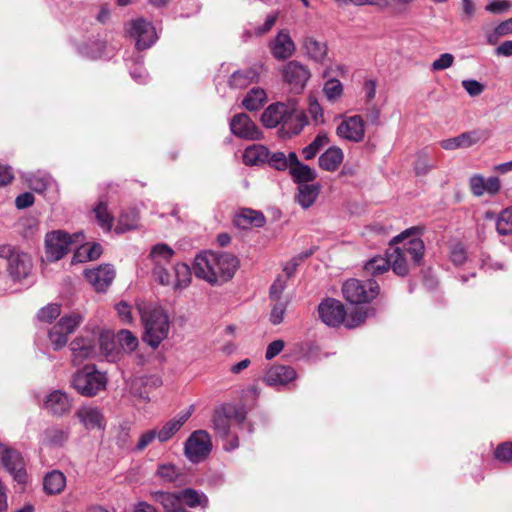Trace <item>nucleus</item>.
<instances>
[{
  "label": "nucleus",
  "instance_id": "18",
  "mask_svg": "<svg viewBox=\"0 0 512 512\" xmlns=\"http://www.w3.org/2000/svg\"><path fill=\"white\" fill-rule=\"evenodd\" d=\"M84 275L96 291L104 292L111 285L115 277V271L110 265H100L85 270Z\"/></svg>",
  "mask_w": 512,
  "mask_h": 512
},
{
  "label": "nucleus",
  "instance_id": "57",
  "mask_svg": "<svg viewBox=\"0 0 512 512\" xmlns=\"http://www.w3.org/2000/svg\"><path fill=\"white\" fill-rule=\"evenodd\" d=\"M462 87L471 97L479 96L485 90V86L474 79L463 80Z\"/></svg>",
  "mask_w": 512,
  "mask_h": 512
},
{
  "label": "nucleus",
  "instance_id": "32",
  "mask_svg": "<svg viewBox=\"0 0 512 512\" xmlns=\"http://www.w3.org/2000/svg\"><path fill=\"white\" fill-rule=\"evenodd\" d=\"M460 145L463 148H469L480 142H485L490 137V131L488 129L477 128L470 131L463 132L458 135Z\"/></svg>",
  "mask_w": 512,
  "mask_h": 512
},
{
  "label": "nucleus",
  "instance_id": "43",
  "mask_svg": "<svg viewBox=\"0 0 512 512\" xmlns=\"http://www.w3.org/2000/svg\"><path fill=\"white\" fill-rule=\"evenodd\" d=\"M106 44L102 40H92L80 47V53L88 58L97 59L104 55Z\"/></svg>",
  "mask_w": 512,
  "mask_h": 512
},
{
  "label": "nucleus",
  "instance_id": "39",
  "mask_svg": "<svg viewBox=\"0 0 512 512\" xmlns=\"http://www.w3.org/2000/svg\"><path fill=\"white\" fill-rule=\"evenodd\" d=\"M173 255V249L165 243L154 245L150 251V257L155 265L169 263Z\"/></svg>",
  "mask_w": 512,
  "mask_h": 512
},
{
  "label": "nucleus",
  "instance_id": "51",
  "mask_svg": "<svg viewBox=\"0 0 512 512\" xmlns=\"http://www.w3.org/2000/svg\"><path fill=\"white\" fill-rule=\"evenodd\" d=\"M323 92L329 101H335L343 92V86L337 79L328 80L323 88Z\"/></svg>",
  "mask_w": 512,
  "mask_h": 512
},
{
  "label": "nucleus",
  "instance_id": "10",
  "mask_svg": "<svg viewBox=\"0 0 512 512\" xmlns=\"http://www.w3.org/2000/svg\"><path fill=\"white\" fill-rule=\"evenodd\" d=\"M379 291L378 283L372 279L365 282L349 279L342 286L343 296L351 304L370 302L379 294Z\"/></svg>",
  "mask_w": 512,
  "mask_h": 512
},
{
  "label": "nucleus",
  "instance_id": "60",
  "mask_svg": "<svg viewBox=\"0 0 512 512\" xmlns=\"http://www.w3.org/2000/svg\"><path fill=\"white\" fill-rule=\"evenodd\" d=\"M512 3L509 0H493L486 5V10L493 14H502L510 10Z\"/></svg>",
  "mask_w": 512,
  "mask_h": 512
},
{
  "label": "nucleus",
  "instance_id": "27",
  "mask_svg": "<svg viewBox=\"0 0 512 512\" xmlns=\"http://www.w3.org/2000/svg\"><path fill=\"white\" fill-rule=\"evenodd\" d=\"M344 154L341 148L332 146L322 153L318 159L320 168L325 171H335L342 163Z\"/></svg>",
  "mask_w": 512,
  "mask_h": 512
},
{
  "label": "nucleus",
  "instance_id": "54",
  "mask_svg": "<svg viewBox=\"0 0 512 512\" xmlns=\"http://www.w3.org/2000/svg\"><path fill=\"white\" fill-rule=\"evenodd\" d=\"M266 164H268L270 167L283 171L287 169V161H286V155L283 152L277 151L271 153L269 151L268 160L266 161Z\"/></svg>",
  "mask_w": 512,
  "mask_h": 512
},
{
  "label": "nucleus",
  "instance_id": "8",
  "mask_svg": "<svg viewBox=\"0 0 512 512\" xmlns=\"http://www.w3.org/2000/svg\"><path fill=\"white\" fill-rule=\"evenodd\" d=\"M83 240L81 232L73 235L62 230L48 232L45 236L46 257L49 261H58L70 251L72 244Z\"/></svg>",
  "mask_w": 512,
  "mask_h": 512
},
{
  "label": "nucleus",
  "instance_id": "38",
  "mask_svg": "<svg viewBox=\"0 0 512 512\" xmlns=\"http://www.w3.org/2000/svg\"><path fill=\"white\" fill-rule=\"evenodd\" d=\"M68 436L69 432L67 429L52 426L44 431L43 442L52 446H61L67 441Z\"/></svg>",
  "mask_w": 512,
  "mask_h": 512
},
{
  "label": "nucleus",
  "instance_id": "22",
  "mask_svg": "<svg viewBox=\"0 0 512 512\" xmlns=\"http://www.w3.org/2000/svg\"><path fill=\"white\" fill-rule=\"evenodd\" d=\"M294 368L285 365H273L265 374L264 382L269 386H284L296 379Z\"/></svg>",
  "mask_w": 512,
  "mask_h": 512
},
{
  "label": "nucleus",
  "instance_id": "64",
  "mask_svg": "<svg viewBox=\"0 0 512 512\" xmlns=\"http://www.w3.org/2000/svg\"><path fill=\"white\" fill-rule=\"evenodd\" d=\"M450 258L456 265H461L466 260V251L461 243L454 244L451 248Z\"/></svg>",
  "mask_w": 512,
  "mask_h": 512
},
{
  "label": "nucleus",
  "instance_id": "62",
  "mask_svg": "<svg viewBox=\"0 0 512 512\" xmlns=\"http://www.w3.org/2000/svg\"><path fill=\"white\" fill-rule=\"evenodd\" d=\"M115 309L118 313L119 318L123 323L130 324L132 323L133 317L131 312V306L125 302L120 301L115 305Z\"/></svg>",
  "mask_w": 512,
  "mask_h": 512
},
{
  "label": "nucleus",
  "instance_id": "16",
  "mask_svg": "<svg viewBox=\"0 0 512 512\" xmlns=\"http://www.w3.org/2000/svg\"><path fill=\"white\" fill-rule=\"evenodd\" d=\"M336 134L341 139L359 143L365 136V123L360 115L344 117L336 128Z\"/></svg>",
  "mask_w": 512,
  "mask_h": 512
},
{
  "label": "nucleus",
  "instance_id": "55",
  "mask_svg": "<svg viewBox=\"0 0 512 512\" xmlns=\"http://www.w3.org/2000/svg\"><path fill=\"white\" fill-rule=\"evenodd\" d=\"M286 307H287V302L280 301V300H277L276 303L273 305V307L271 309V314H270V321L274 325H278L283 321Z\"/></svg>",
  "mask_w": 512,
  "mask_h": 512
},
{
  "label": "nucleus",
  "instance_id": "58",
  "mask_svg": "<svg viewBox=\"0 0 512 512\" xmlns=\"http://www.w3.org/2000/svg\"><path fill=\"white\" fill-rule=\"evenodd\" d=\"M158 428H153L151 430L145 431L139 437V441L137 443V450L142 451L147 446H149L154 440H158Z\"/></svg>",
  "mask_w": 512,
  "mask_h": 512
},
{
  "label": "nucleus",
  "instance_id": "31",
  "mask_svg": "<svg viewBox=\"0 0 512 512\" xmlns=\"http://www.w3.org/2000/svg\"><path fill=\"white\" fill-rule=\"evenodd\" d=\"M258 78V73L253 68H248L244 70H237L232 73L229 78V86L235 89H242L247 87L252 82L256 81Z\"/></svg>",
  "mask_w": 512,
  "mask_h": 512
},
{
  "label": "nucleus",
  "instance_id": "45",
  "mask_svg": "<svg viewBox=\"0 0 512 512\" xmlns=\"http://www.w3.org/2000/svg\"><path fill=\"white\" fill-rule=\"evenodd\" d=\"M94 213L99 226L105 231H110L113 224V216L108 211L107 204L100 202L94 208Z\"/></svg>",
  "mask_w": 512,
  "mask_h": 512
},
{
  "label": "nucleus",
  "instance_id": "15",
  "mask_svg": "<svg viewBox=\"0 0 512 512\" xmlns=\"http://www.w3.org/2000/svg\"><path fill=\"white\" fill-rule=\"evenodd\" d=\"M269 51L272 57L278 61L291 58L296 51V44L288 29H281L269 41Z\"/></svg>",
  "mask_w": 512,
  "mask_h": 512
},
{
  "label": "nucleus",
  "instance_id": "14",
  "mask_svg": "<svg viewBox=\"0 0 512 512\" xmlns=\"http://www.w3.org/2000/svg\"><path fill=\"white\" fill-rule=\"evenodd\" d=\"M0 462L19 484H25L27 473L21 454L0 443Z\"/></svg>",
  "mask_w": 512,
  "mask_h": 512
},
{
  "label": "nucleus",
  "instance_id": "5",
  "mask_svg": "<svg viewBox=\"0 0 512 512\" xmlns=\"http://www.w3.org/2000/svg\"><path fill=\"white\" fill-rule=\"evenodd\" d=\"M139 311L144 324L143 341L155 349L168 336V316L159 308H139Z\"/></svg>",
  "mask_w": 512,
  "mask_h": 512
},
{
  "label": "nucleus",
  "instance_id": "21",
  "mask_svg": "<svg viewBox=\"0 0 512 512\" xmlns=\"http://www.w3.org/2000/svg\"><path fill=\"white\" fill-rule=\"evenodd\" d=\"M301 47L304 55L316 63H324L328 57L327 44L315 37L306 35L301 39Z\"/></svg>",
  "mask_w": 512,
  "mask_h": 512
},
{
  "label": "nucleus",
  "instance_id": "52",
  "mask_svg": "<svg viewBox=\"0 0 512 512\" xmlns=\"http://www.w3.org/2000/svg\"><path fill=\"white\" fill-rule=\"evenodd\" d=\"M49 340L53 348L59 350L67 344L68 335L56 324L49 332Z\"/></svg>",
  "mask_w": 512,
  "mask_h": 512
},
{
  "label": "nucleus",
  "instance_id": "28",
  "mask_svg": "<svg viewBox=\"0 0 512 512\" xmlns=\"http://www.w3.org/2000/svg\"><path fill=\"white\" fill-rule=\"evenodd\" d=\"M234 224L242 229L250 226L262 227L265 224L264 215L252 209H242L235 217Z\"/></svg>",
  "mask_w": 512,
  "mask_h": 512
},
{
  "label": "nucleus",
  "instance_id": "9",
  "mask_svg": "<svg viewBox=\"0 0 512 512\" xmlns=\"http://www.w3.org/2000/svg\"><path fill=\"white\" fill-rule=\"evenodd\" d=\"M0 258L7 261V271L14 281L26 278L32 269L30 256L10 244L0 245Z\"/></svg>",
  "mask_w": 512,
  "mask_h": 512
},
{
  "label": "nucleus",
  "instance_id": "61",
  "mask_svg": "<svg viewBox=\"0 0 512 512\" xmlns=\"http://www.w3.org/2000/svg\"><path fill=\"white\" fill-rule=\"evenodd\" d=\"M469 185L473 195L480 197L485 193V178L482 175H474L469 180Z\"/></svg>",
  "mask_w": 512,
  "mask_h": 512
},
{
  "label": "nucleus",
  "instance_id": "48",
  "mask_svg": "<svg viewBox=\"0 0 512 512\" xmlns=\"http://www.w3.org/2000/svg\"><path fill=\"white\" fill-rule=\"evenodd\" d=\"M83 321V317L78 313H72L68 316L62 317L57 325L60 329H62L67 335L73 333L75 329L81 324Z\"/></svg>",
  "mask_w": 512,
  "mask_h": 512
},
{
  "label": "nucleus",
  "instance_id": "36",
  "mask_svg": "<svg viewBox=\"0 0 512 512\" xmlns=\"http://www.w3.org/2000/svg\"><path fill=\"white\" fill-rule=\"evenodd\" d=\"M192 270L186 263H177L174 267L173 288L181 290L191 282Z\"/></svg>",
  "mask_w": 512,
  "mask_h": 512
},
{
  "label": "nucleus",
  "instance_id": "19",
  "mask_svg": "<svg viewBox=\"0 0 512 512\" xmlns=\"http://www.w3.org/2000/svg\"><path fill=\"white\" fill-rule=\"evenodd\" d=\"M43 406L50 414L62 416L70 412L72 401L66 392L54 390L46 396Z\"/></svg>",
  "mask_w": 512,
  "mask_h": 512
},
{
  "label": "nucleus",
  "instance_id": "35",
  "mask_svg": "<svg viewBox=\"0 0 512 512\" xmlns=\"http://www.w3.org/2000/svg\"><path fill=\"white\" fill-rule=\"evenodd\" d=\"M391 267L390 250L388 249L387 257L376 256L366 262L364 270L369 275H379L386 272Z\"/></svg>",
  "mask_w": 512,
  "mask_h": 512
},
{
  "label": "nucleus",
  "instance_id": "2",
  "mask_svg": "<svg viewBox=\"0 0 512 512\" xmlns=\"http://www.w3.org/2000/svg\"><path fill=\"white\" fill-rule=\"evenodd\" d=\"M238 266L239 260L230 253L203 251L196 255L192 270L197 278L218 285L230 280Z\"/></svg>",
  "mask_w": 512,
  "mask_h": 512
},
{
  "label": "nucleus",
  "instance_id": "40",
  "mask_svg": "<svg viewBox=\"0 0 512 512\" xmlns=\"http://www.w3.org/2000/svg\"><path fill=\"white\" fill-rule=\"evenodd\" d=\"M329 143L328 135L324 132H320L314 138V140L302 149L303 157L306 160L313 159L321 149H323Z\"/></svg>",
  "mask_w": 512,
  "mask_h": 512
},
{
  "label": "nucleus",
  "instance_id": "59",
  "mask_svg": "<svg viewBox=\"0 0 512 512\" xmlns=\"http://www.w3.org/2000/svg\"><path fill=\"white\" fill-rule=\"evenodd\" d=\"M495 458L501 462L512 461V443L504 442L498 445L494 452Z\"/></svg>",
  "mask_w": 512,
  "mask_h": 512
},
{
  "label": "nucleus",
  "instance_id": "63",
  "mask_svg": "<svg viewBox=\"0 0 512 512\" xmlns=\"http://www.w3.org/2000/svg\"><path fill=\"white\" fill-rule=\"evenodd\" d=\"M153 274L156 280L161 285H172L173 281L170 273L163 267V265H155L153 268Z\"/></svg>",
  "mask_w": 512,
  "mask_h": 512
},
{
  "label": "nucleus",
  "instance_id": "53",
  "mask_svg": "<svg viewBox=\"0 0 512 512\" xmlns=\"http://www.w3.org/2000/svg\"><path fill=\"white\" fill-rule=\"evenodd\" d=\"M61 313L60 306L57 304H49L46 307H43L38 312V318L40 321H44L47 323L52 322L56 319Z\"/></svg>",
  "mask_w": 512,
  "mask_h": 512
},
{
  "label": "nucleus",
  "instance_id": "49",
  "mask_svg": "<svg viewBox=\"0 0 512 512\" xmlns=\"http://www.w3.org/2000/svg\"><path fill=\"white\" fill-rule=\"evenodd\" d=\"M117 341L120 346L129 352L134 351L138 346V339L129 330H120L117 333Z\"/></svg>",
  "mask_w": 512,
  "mask_h": 512
},
{
  "label": "nucleus",
  "instance_id": "46",
  "mask_svg": "<svg viewBox=\"0 0 512 512\" xmlns=\"http://www.w3.org/2000/svg\"><path fill=\"white\" fill-rule=\"evenodd\" d=\"M496 229L500 235L512 234V207L504 209L497 217Z\"/></svg>",
  "mask_w": 512,
  "mask_h": 512
},
{
  "label": "nucleus",
  "instance_id": "17",
  "mask_svg": "<svg viewBox=\"0 0 512 512\" xmlns=\"http://www.w3.org/2000/svg\"><path fill=\"white\" fill-rule=\"evenodd\" d=\"M231 132L242 139L258 140L262 138V132L250 117L244 113L235 115L230 121Z\"/></svg>",
  "mask_w": 512,
  "mask_h": 512
},
{
  "label": "nucleus",
  "instance_id": "44",
  "mask_svg": "<svg viewBox=\"0 0 512 512\" xmlns=\"http://www.w3.org/2000/svg\"><path fill=\"white\" fill-rule=\"evenodd\" d=\"M290 173L299 185L307 184V182L313 181L316 177V172L308 165L302 163L292 166Z\"/></svg>",
  "mask_w": 512,
  "mask_h": 512
},
{
  "label": "nucleus",
  "instance_id": "30",
  "mask_svg": "<svg viewBox=\"0 0 512 512\" xmlns=\"http://www.w3.org/2000/svg\"><path fill=\"white\" fill-rule=\"evenodd\" d=\"M66 486V477L59 470H52L44 476L43 489L47 494L56 495L61 493Z\"/></svg>",
  "mask_w": 512,
  "mask_h": 512
},
{
  "label": "nucleus",
  "instance_id": "29",
  "mask_svg": "<svg viewBox=\"0 0 512 512\" xmlns=\"http://www.w3.org/2000/svg\"><path fill=\"white\" fill-rule=\"evenodd\" d=\"M269 150L262 144H253L247 147L243 153V162L249 166H258L266 164Z\"/></svg>",
  "mask_w": 512,
  "mask_h": 512
},
{
  "label": "nucleus",
  "instance_id": "47",
  "mask_svg": "<svg viewBox=\"0 0 512 512\" xmlns=\"http://www.w3.org/2000/svg\"><path fill=\"white\" fill-rule=\"evenodd\" d=\"M156 475L164 482H174L180 477L181 470L174 464L165 463L158 466Z\"/></svg>",
  "mask_w": 512,
  "mask_h": 512
},
{
  "label": "nucleus",
  "instance_id": "25",
  "mask_svg": "<svg viewBox=\"0 0 512 512\" xmlns=\"http://www.w3.org/2000/svg\"><path fill=\"white\" fill-rule=\"evenodd\" d=\"M70 349L74 365H80L84 360L93 357L95 354V345L90 338H75L70 344Z\"/></svg>",
  "mask_w": 512,
  "mask_h": 512
},
{
  "label": "nucleus",
  "instance_id": "42",
  "mask_svg": "<svg viewBox=\"0 0 512 512\" xmlns=\"http://www.w3.org/2000/svg\"><path fill=\"white\" fill-rule=\"evenodd\" d=\"M436 167V162L431 158L426 150L418 152L414 164V170L417 175H426Z\"/></svg>",
  "mask_w": 512,
  "mask_h": 512
},
{
  "label": "nucleus",
  "instance_id": "3",
  "mask_svg": "<svg viewBox=\"0 0 512 512\" xmlns=\"http://www.w3.org/2000/svg\"><path fill=\"white\" fill-rule=\"evenodd\" d=\"M261 121L267 128L281 125V135L288 138L299 134L307 125L306 115L302 111L281 102L269 105L262 113Z\"/></svg>",
  "mask_w": 512,
  "mask_h": 512
},
{
  "label": "nucleus",
  "instance_id": "13",
  "mask_svg": "<svg viewBox=\"0 0 512 512\" xmlns=\"http://www.w3.org/2000/svg\"><path fill=\"white\" fill-rule=\"evenodd\" d=\"M126 33L136 39V49L144 50L151 47L157 40L153 25L143 18L133 20L126 24Z\"/></svg>",
  "mask_w": 512,
  "mask_h": 512
},
{
  "label": "nucleus",
  "instance_id": "37",
  "mask_svg": "<svg viewBox=\"0 0 512 512\" xmlns=\"http://www.w3.org/2000/svg\"><path fill=\"white\" fill-rule=\"evenodd\" d=\"M266 101V93L262 88H252L242 101V105L249 111L260 109Z\"/></svg>",
  "mask_w": 512,
  "mask_h": 512
},
{
  "label": "nucleus",
  "instance_id": "11",
  "mask_svg": "<svg viewBox=\"0 0 512 512\" xmlns=\"http://www.w3.org/2000/svg\"><path fill=\"white\" fill-rule=\"evenodd\" d=\"M281 74L285 83L295 93H301L311 77L309 68L297 60H290L284 64Z\"/></svg>",
  "mask_w": 512,
  "mask_h": 512
},
{
  "label": "nucleus",
  "instance_id": "6",
  "mask_svg": "<svg viewBox=\"0 0 512 512\" xmlns=\"http://www.w3.org/2000/svg\"><path fill=\"white\" fill-rule=\"evenodd\" d=\"M245 418L246 413L244 409L231 404L224 405L215 411L213 428L216 435L227 441L224 445L225 450L232 451L239 446L237 437H233L230 441H228V438L232 423L237 422L241 424Z\"/></svg>",
  "mask_w": 512,
  "mask_h": 512
},
{
  "label": "nucleus",
  "instance_id": "1",
  "mask_svg": "<svg viewBox=\"0 0 512 512\" xmlns=\"http://www.w3.org/2000/svg\"><path fill=\"white\" fill-rule=\"evenodd\" d=\"M391 268L399 276L408 274L410 265H418L425 252L419 228H410L393 238L390 245Z\"/></svg>",
  "mask_w": 512,
  "mask_h": 512
},
{
  "label": "nucleus",
  "instance_id": "33",
  "mask_svg": "<svg viewBox=\"0 0 512 512\" xmlns=\"http://www.w3.org/2000/svg\"><path fill=\"white\" fill-rule=\"evenodd\" d=\"M180 497L190 508L202 507L206 508L208 506V497L203 493L199 492L192 488H186L180 491Z\"/></svg>",
  "mask_w": 512,
  "mask_h": 512
},
{
  "label": "nucleus",
  "instance_id": "7",
  "mask_svg": "<svg viewBox=\"0 0 512 512\" xmlns=\"http://www.w3.org/2000/svg\"><path fill=\"white\" fill-rule=\"evenodd\" d=\"M107 378L94 365H86L77 371L72 380L73 387L84 396H94L106 387Z\"/></svg>",
  "mask_w": 512,
  "mask_h": 512
},
{
  "label": "nucleus",
  "instance_id": "34",
  "mask_svg": "<svg viewBox=\"0 0 512 512\" xmlns=\"http://www.w3.org/2000/svg\"><path fill=\"white\" fill-rule=\"evenodd\" d=\"M319 194V185L301 184L298 187V202L303 208H309L313 205Z\"/></svg>",
  "mask_w": 512,
  "mask_h": 512
},
{
  "label": "nucleus",
  "instance_id": "12",
  "mask_svg": "<svg viewBox=\"0 0 512 512\" xmlns=\"http://www.w3.org/2000/svg\"><path fill=\"white\" fill-rule=\"evenodd\" d=\"M212 443L210 435L204 430L193 432L185 442L186 457L193 463L203 461L210 453Z\"/></svg>",
  "mask_w": 512,
  "mask_h": 512
},
{
  "label": "nucleus",
  "instance_id": "20",
  "mask_svg": "<svg viewBox=\"0 0 512 512\" xmlns=\"http://www.w3.org/2000/svg\"><path fill=\"white\" fill-rule=\"evenodd\" d=\"M161 384V379L156 376L135 377L129 382V392L134 397H137L144 402H148L150 400V389L159 387Z\"/></svg>",
  "mask_w": 512,
  "mask_h": 512
},
{
  "label": "nucleus",
  "instance_id": "50",
  "mask_svg": "<svg viewBox=\"0 0 512 512\" xmlns=\"http://www.w3.org/2000/svg\"><path fill=\"white\" fill-rule=\"evenodd\" d=\"M50 178L45 175L31 174L26 178L27 185L37 193H43L49 184Z\"/></svg>",
  "mask_w": 512,
  "mask_h": 512
},
{
  "label": "nucleus",
  "instance_id": "4",
  "mask_svg": "<svg viewBox=\"0 0 512 512\" xmlns=\"http://www.w3.org/2000/svg\"><path fill=\"white\" fill-rule=\"evenodd\" d=\"M369 309L357 307L347 315L344 305L336 299L328 298L320 303L318 313L321 320L330 327L344 324L347 328H355L366 320Z\"/></svg>",
  "mask_w": 512,
  "mask_h": 512
},
{
  "label": "nucleus",
  "instance_id": "56",
  "mask_svg": "<svg viewBox=\"0 0 512 512\" xmlns=\"http://www.w3.org/2000/svg\"><path fill=\"white\" fill-rule=\"evenodd\" d=\"M454 63V56L451 53H443L433 61L431 69L433 71H442L450 68Z\"/></svg>",
  "mask_w": 512,
  "mask_h": 512
},
{
  "label": "nucleus",
  "instance_id": "24",
  "mask_svg": "<svg viewBox=\"0 0 512 512\" xmlns=\"http://www.w3.org/2000/svg\"><path fill=\"white\" fill-rule=\"evenodd\" d=\"M76 417L86 429L104 428V416L98 407L82 406L76 411Z\"/></svg>",
  "mask_w": 512,
  "mask_h": 512
},
{
  "label": "nucleus",
  "instance_id": "41",
  "mask_svg": "<svg viewBox=\"0 0 512 512\" xmlns=\"http://www.w3.org/2000/svg\"><path fill=\"white\" fill-rule=\"evenodd\" d=\"M138 213L135 209H131L127 212H122L119 216L118 224L115 228V232L118 234L124 233L137 226Z\"/></svg>",
  "mask_w": 512,
  "mask_h": 512
},
{
  "label": "nucleus",
  "instance_id": "23",
  "mask_svg": "<svg viewBox=\"0 0 512 512\" xmlns=\"http://www.w3.org/2000/svg\"><path fill=\"white\" fill-rule=\"evenodd\" d=\"M193 407L191 406L186 411H181L174 418L164 423L158 428V441L160 443L167 442L170 440L184 425V423L190 418Z\"/></svg>",
  "mask_w": 512,
  "mask_h": 512
},
{
  "label": "nucleus",
  "instance_id": "26",
  "mask_svg": "<svg viewBox=\"0 0 512 512\" xmlns=\"http://www.w3.org/2000/svg\"><path fill=\"white\" fill-rule=\"evenodd\" d=\"M154 499L159 502L166 512H188L183 507V500L180 497V492L169 493L157 491L153 494Z\"/></svg>",
  "mask_w": 512,
  "mask_h": 512
}]
</instances>
